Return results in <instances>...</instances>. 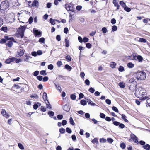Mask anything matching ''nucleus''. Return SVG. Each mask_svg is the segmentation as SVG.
Masks as SVG:
<instances>
[{
	"mask_svg": "<svg viewBox=\"0 0 150 150\" xmlns=\"http://www.w3.org/2000/svg\"><path fill=\"white\" fill-rule=\"evenodd\" d=\"M4 38L0 40V44H3L5 43L6 46L9 48L11 47L13 45V42L16 43L17 42L15 40L13 37H9L8 36L5 35Z\"/></svg>",
	"mask_w": 150,
	"mask_h": 150,
	"instance_id": "obj_1",
	"label": "nucleus"
},
{
	"mask_svg": "<svg viewBox=\"0 0 150 150\" xmlns=\"http://www.w3.org/2000/svg\"><path fill=\"white\" fill-rule=\"evenodd\" d=\"M134 77L138 80H142L145 79L146 74L143 71H138L134 74Z\"/></svg>",
	"mask_w": 150,
	"mask_h": 150,
	"instance_id": "obj_2",
	"label": "nucleus"
},
{
	"mask_svg": "<svg viewBox=\"0 0 150 150\" xmlns=\"http://www.w3.org/2000/svg\"><path fill=\"white\" fill-rule=\"evenodd\" d=\"M26 26L21 25L18 29V32L16 34L17 38L20 37L23 38L24 36V32Z\"/></svg>",
	"mask_w": 150,
	"mask_h": 150,
	"instance_id": "obj_3",
	"label": "nucleus"
},
{
	"mask_svg": "<svg viewBox=\"0 0 150 150\" xmlns=\"http://www.w3.org/2000/svg\"><path fill=\"white\" fill-rule=\"evenodd\" d=\"M9 7L8 1L7 0L3 1L0 4V9L1 12L6 10Z\"/></svg>",
	"mask_w": 150,
	"mask_h": 150,
	"instance_id": "obj_4",
	"label": "nucleus"
},
{
	"mask_svg": "<svg viewBox=\"0 0 150 150\" xmlns=\"http://www.w3.org/2000/svg\"><path fill=\"white\" fill-rule=\"evenodd\" d=\"M144 90L142 88H139L135 91V95L138 98H139L140 96H142L145 94V92H143Z\"/></svg>",
	"mask_w": 150,
	"mask_h": 150,
	"instance_id": "obj_5",
	"label": "nucleus"
},
{
	"mask_svg": "<svg viewBox=\"0 0 150 150\" xmlns=\"http://www.w3.org/2000/svg\"><path fill=\"white\" fill-rule=\"evenodd\" d=\"M133 59L135 60H138L140 62H141L143 60V58L140 55H137V54L134 53L132 54Z\"/></svg>",
	"mask_w": 150,
	"mask_h": 150,
	"instance_id": "obj_6",
	"label": "nucleus"
},
{
	"mask_svg": "<svg viewBox=\"0 0 150 150\" xmlns=\"http://www.w3.org/2000/svg\"><path fill=\"white\" fill-rule=\"evenodd\" d=\"M65 8L67 11H70L72 12L74 11L73 4L71 3L66 4Z\"/></svg>",
	"mask_w": 150,
	"mask_h": 150,
	"instance_id": "obj_7",
	"label": "nucleus"
},
{
	"mask_svg": "<svg viewBox=\"0 0 150 150\" xmlns=\"http://www.w3.org/2000/svg\"><path fill=\"white\" fill-rule=\"evenodd\" d=\"M130 138L131 139H129L130 140H133L134 142L137 144H139V142L138 140V138L133 133L130 134Z\"/></svg>",
	"mask_w": 150,
	"mask_h": 150,
	"instance_id": "obj_8",
	"label": "nucleus"
},
{
	"mask_svg": "<svg viewBox=\"0 0 150 150\" xmlns=\"http://www.w3.org/2000/svg\"><path fill=\"white\" fill-rule=\"evenodd\" d=\"M16 58L14 57H11L6 59L5 61V63L6 64H9L11 62H13L15 60Z\"/></svg>",
	"mask_w": 150,
	"mask_h": 150,
	"instance_id": "obj_9",
	"label": "nucleus"
},
{
	"mask_svg": "<svg viewBox=\"0 0 150 150\" xmlns=\"http://www.w3.org/2000/svg\"><path fill=\"white\" fill-rule=\"evenodd\" d=\"M1 114L2 115L6 118H8L9 117V115L7 114L4 109H2L1 110Z\"/></svg>",
	"mask_w": 150,
	"mask_h": 150,
	"instance_id": "obj_10",
	"label": "nucleus"
},
{
	"mask_svg": "<svg viewBox=\"0 0 150 150\" xmlns=\"http://www.w3.org/2000/svg\"><path fill=\"white\" fill-rule=\"evenodd\" d=\"M34 33L36 36L40 37L42 35L41 32L38 31V30H35L34 32Z\"/></svg>",
	"mask_w": 150,
	"mask_h": 150,
	"instance_id": "obj_11",
	"label": "nucleus"
},
{
	"mask_svg": "<svg viewBox=\"0 0 150 150\" xmlns=\"http://www.w3.org/2000/svg\"><path fill=\"white\" fill-rule=\"evenodd\" d=\"M39 4V2L37 0H34L33 1L32 4V7H38V6Z\"/></svg>",
	"mask_w": 150,
	"mask_h": 150,
	"instance_id": "obj_12",
	"label": "nucleus"
},
{
	"mask_svg": "<svg viewBox=\"0 0 150 150\" xmlns=\"http://www.w3.org/2000/svg\"><path fill=\"white\" fill-rule=\"evenodd\" d=\"M63 109L64 111L68 112L69 111L70 108L67 105L65 104L63 106Z\"/></svg>",
	"mask_w": 150,
	"mask_h": 150,
	"instance_id": "obj_13",
	"label": "nucleus"
},
{
	"mask_svg": "<svg viewBox=\"0 0 150 150\" xmlns=\"http://www.w3.org/2000/svg\"><path fill=\"white\" fill-rule=\"evenodd\" d=\"M113 3L114 4L115 6L117 7V10H118L119 9L120 5L118 4L116 0H113Z\"/></svg>",
	"mask_w": 150,
	"mask_h": 150,
	"instance_id": "obj_14",
	"label": "nucleus"
},
{
	"mask_svg": "<svg viewBox=\"0 0 150 150\" xmlns=\"http://www.w3.org/2000/svg\"><path fill=\"white\" fill-rule=\"evenodd\" d=\"M41 104L39 102H37V103H35V104L33 105V108L35 110H36L38 109V106H40Z\"/></svg>",
	"mask_w": 150,
	"mask_h": 150,
	"instance_id": "obj_15",
	"label": "nucleus"
},
{
	"mask_svg": "<svg viewBox=\"0 0 150 150\" xmlns=\"http://www.w3.org/2000/svg\"><path fill=\"white\" fill-rule=\"evenodd\" d=\"M87 101L88 104H90L91 106H94L96 105L94 103H93L90 99H87Z\"/></svg>",
	"mask_w": 150,
	"mask_h": 150,
	"instance_id": "obj_16",
	"label": "nucleus"
},
{
	"mask_svg": "<svg viewBox=\"0 0 150 150\" xmlns=\"http://www.w3.org/2000/svg\"><path fill=\"white\" fill-rule=\"evenodd\" d=\"M43 98L45 102H46V101H47L48 102V100L47 99V95L46 93L45 92L43 93Z\"/></svg>",
	"mask_w": 150,
	"mask_h": 150,
	"instance_id": "obj_17",
	"label": "nucleus"
},
{
	"mask_svg": "<svg viewBox=\"0 0 150 150\" xmlns=\"http://www.w3.org/2000/svg\"><path fill=\"white\" fill-rule=\"evenodd\" d=\"M0 30L5 33H7L8 31V28L7 27L4 26V25L1 28Z\"/></svg>",
	"mask_w": 150,
	"mask_h": 150,
	"instance_id": "obj_18",
	"label": "nucleus"
},
{
	"mask_svg": "<svg viewBox=\"0 0 150 150\" xmlns=\"http://www.w3.org/2000/svg\"><path fill=\"white\" fill-rule=\"evenodd\" d=\"M143 148L144 149L146 150H150V145L148 144H146L145 145L143 146Z\"/></svg>",
	"mask_w": 150,
	"mask_h": 150,
	"instance_id": "obj_19",
	"label": "nucleus"
},
{
	"mask_svg": "<svg viewBox=\"0 0 150 150\" xmlns=\"http://www.w3.org/2000/svg\"><path fill=\"white\" fill-rule=\"evenodd\" d=\"M116 65V63L114 62H111L110 64V66L112 68H115V67Z\"/></svg>",
	"mask_w": 150,
	"mask_h": 150,
	"instance_id": "obj_20",
	"label": "nucleus"
},
{
	"mask_svg": "<svg viewBox=\"0 0 150 150\" xmlns=\"http://www.w3.org/2000/svg\"><path fill=\"white\" fill-rule=\"evenodd\" d=\"M139 41L140 42H143L144 43H145L147 42V40L145 39H144L142 38H139Z\"/></svg>",
	"mask_w": 150,
	"mask_h": 150,
	"instance_id": "obj_21",
	"label": "nucleus"
},
{
	"mask_svg": "<svg viewBox=\"0 0 150 150\" xmlns=\"http://www.w3.org/2000/svg\"><path fill=\"white\" fill-rule=\"evenodd\" d=\"M121 116L122 119H123L125 122H128V120L126 119V117L125 115L122 114L121 115Z\"/></svg>",
	"mask_w": 150,
	"mask_h": 150,
	"instance_id": "obj_22",
	"label": "nucleus"
},
{
	"mask_svg": "<svg viewBox=\"0 0 150 150\" xmlns=\"http://www.w3.org/2000/svg\"><path fill=\"white\" fill-rule=\"evenodd\" d=\"M127 66L129 68H132L134 67V64L132 62H129L127 64Z\"/></svg>",
	"mask_w": 150,
	"mask_h": 150,
	"instance_id": "obj_23",
	"label": "nucleus"
},
{
	"mask_svg": "<svg viewBox=\"0 0 150 150\" xmlns=\"http://www.w3.org/2000/svg\"><path fill=\"white\" fill-rule=\"evenodd\" d=\"M65 68L66 69H67L69 71H71L72 69V67L70 66L68 64H66L65 66Z\"/></svg>",
	"mask_w": 150,
	"mask_h": 150,
	"instance_id": "obj_24",
	"label": "nucleus"
},
{
	"mask_svg": "<svg viewBox=\"0 0 150 150\" xmlns=\"http://www.w3.org/2000/svg\"><path fill=\"white\" fill-rule=\"evenodd\" d=\"M24 50H21L18 52V55L20 56H22L24 55Z\"/></svg>",
	"mask_w": 150,
	"mask_h": 150,
	"instance_id": "obj_25",
	"label": "nucleus"
},
{
	"mask_svg": "<svg viewBox=\"0 0 150 150\" xmlns=\"http://www.w3.org/2000/svg\"><path fill=\"white\" fill-rule=\"evenodd\" d=\"M65 59L68 62L71 61V57L69 55H67L65 57Z\"/></svg>",
	"mask_w": 150,
	"mask_h": 150,
	"instance_id": "obj_26",
	"label": "nucleus"
},
{
	"mask_svg": "<svg viewBox=\"0 0 150 150\" xmlns=\"http://www.w3.org/2000/svg\"><path fill=\"white\" fill-rule=\"evenodd\" d=\"M65 46L67 47H68L69 45V41L67 39V38H65Z\"/></svg>",
	"mask_w": 150,
	"mask_h": 150,
	"instance_id": "obj_27",
	"label": "nucleus"
},
{
	"mask_svg": "<svg viewBox=\"0 0 150 150\" xmlns=\"http://www.w3.org/2000/svg\"><path fill=\"white\" fill-rule=\"evenodd\" d=\"M80 103L81 105L84 106L87 104L86 101L84 100H82L80 101Z\"/></svg>",
	"mask_w": 150,
	"mask_h": 150,
	"instance_id": "obj_28",
	"label": "nucleus"
},
{
	"mask_svg": "<svg viewBox=\"0 0 150 150\" xmlns=\"http://www.w3.org/2000/svg\"><path fill=\"white\" fill-rule=\"evenodd\" d=\"M48 114L51 117H52L54 116V113L52 111H50L48 112Z\"/></svg>",
	"mask_w": 150,
	"mask_h": 150,
	"instance_id": "obj_29",
	"label": "nucleus"
},
{
	"mask_svg": "<svg viewBox=\"0 0 150 150\" xmlns=\"http://www.w3.org/2000/svg\"><path fill=\"white\" fill-rule=\"evenodd\" d=\"M118 69L120 72H122L124 71V68L122 66H120L118 68Z\"/></svg>",
	"mask_w": 150,
	"mask_h": 150,
	"instance_id": "obj_30",
	"label": "nucleus"
},
{
	"mask_svg": "<svg viewBox=\"0 0 150 150\" xmlns=\"http://www.w3.org/2000/svg\"><path fill=\"white\" fill-rule=\"evenodd\" d=\"M45 38L43 37H42V38H40L39 39V42L40 43H45Z\"/></svg>",
	"mask_w": 150,
	"mask_h": 150,
	"instance_id": "obj_31",
	"label": "nucleus"
},
{
	"mask_svg": "<svg viewBox=\"0 0 150 150\" xmlns=\"http://www.w3.org/2000/svg\"><path fill=\"white\" fill-rule=\"evenodd\" d=\"M119 86L121 88H125V83L121 82L119 83Z\"/></svg>",
	"mask_w": 150,
	"mask_h": 150,
	"instance_id": "obj_32",
	"label": "nucleus"
},
{
	"mask_svg": "<svg viewBox=\"0 0 150 150\" xmlns=\"http://www.w3.org/2000/svg\"><path fill=\"white\" fill-rule=\"evenodd\" d=\"M55 20H53V19L51 18L50 19V21L52 25H54L55 24Z\"/></svg>",
	"mask_w": 150,
	"mask_h": 150,
	"instance_id": "obj_33",
	"label": "nucleus"
},
{
	"mask_svg": "<svg viewBox=\"0 0 150 150\" xmlns=\"http://www.w3.org/2000/svg\"><path fill=\"white\" fill-rule=\"evenodd\" d=\"M119 3L121 6L123 8H124L126 6L125 4L123 1H120Z\"/></svg>",
	"mask_w": 150,
	"mask_h": 150,
	"instance_id": "obj_34",
	"label": "nucleus"
},
{
	"mask_svg": "<svg viewBox=\"0 0 150 150\" xmlns=\"http://www.w3.org/2000/svg\"><path fill=\"white\" fill-rule=\"evenodd\" d=\"M124 9L125 11L128 12H130L131 10V9L129 8L128 7L126 6L124 8Z\"/></svg>",
	"mask_w": 150,
	"mask_h": 150,
	"instance_id": "obj_35",
	"label": "nucleus"
},
{
	"mask_svg": "<svg viewBox=\"0 0 150 150\" xmlns=\"http://www.w3.org/2000/svg\"><path fill=\"white\" fill-rule=\"evenodd\" d=\"M120 146L122 149H124L126 147L125 144L124 143H121L120 144Z\"/></svg>",
	"mask_w": 150,
	"mask_h": 150,
	"instance_id": "obj_36",
	"label": "nucleus"
},
{
	"mask_svg": "<svg viewBox=\"0 0 150 150\" xmlns=\"http://www.w3.org/2000/svg\"><path fill=\"white\" fill-rule=\"evenodd\" d=\"M69 122L71 124L74 125H75V123L74 122L73 120L72 117H70V118Z\"/></svg>",
	"mask_w": 150,
	"mask_h": 150,
	"instance_id": "obj_37",
	"label": "nucleus"
},
{
	"mask_svg": "<svg viewBox=\"0 0 150 150\" xmlns=\"http://www.w3.org/2000/svg\"><path fill=\"white\" fill-rule=\"evenodd\" d=\"M13 87L15 88L16 89H18L21 88V87L18 85H17L16 84H14L13 85Z\"/></svg>",
	"mask_w": 150,
	"mask_h": 150,
	"instance_id": "obj_38",
	"label": "nucleus"
},
{
	"mask_svg": "<svg viewBox=\"0 0 150 150\" xmlns=\"http://www.w3.org/2000/svg\"><path fill=\"white\" fill-rule=\"evenodd\" d=\"M134 82H136L135 80V79L134 77H132L131 78L129 81V82L130 83H131Z\"/></svg>",
	"mask_w": 150,
	"mask_h": 150,
	"instance_id": "obj_39",
	"label": "nucleus"
},
{
	"mask_svg": "<svg viewBox=\"0 0 150 150\" xmlns=\"http://www.w3.org/2000/svg\"><path fill=\"white\" fill-rule=\"evenodd\" d=\"M40 74L42 75L45 76L47 75V74L46 73L45 70H42L40 71Z\"/></svg>",
	"mask_w": 150,
	"mask_h": 150,
	"instance_id": "obj_40",
	"label": "nucleus"
},
{
	"mask_svg": "<svg viewBox=\"0 0 150 150\" xmlns=\"http://www.w3.org/2000/svg\"><path fill=\"white\" fill-rule=\"evenodd\" d=\"M18 146L19 148L21 150H23L24 149V147L22 144L20 143L18 144Z\"/></svg>",
	"mask_w": 150,
	"mask_h": 150,
	"instance_id": "obj_41",
	"label": "nucleus"
},
{
	"mask_svg": "<svg viewBox=\"0 0 150 150\" xmlns=\"http://www.w3.org/2000/svg\"><path fill=\"white\" fill-rule=\"evenodd\" d=\"M92 142L93 144L98 143V139L97 138H94V139L92 141Z\"/></svg>",
	"mask_w": 150,
	"mask_h": 150,
	"instance_id": "obj_42",
	"label": "nucleus"
},
{
	"mask_svg": "<svg viewBox=\"0 0 150 150\" xmlns=\"http://www.w3.org/2000/svg\"><path fill=\"white\" fill-rule=\"evenodd\" d=\"M112 110L116 112H119L117 108L115 106H113L112 107Z\"/></svg>",
	"mask_w": 150,
	"mask_h": 150,
	"instance_id": "obj_43",
	"label": "nucleus"
},
{
	"mask_svg": "<svg viewBox=\"0 0 150 150\" xmlns=\"http://www.w3.org/2000/svg\"><path fill=\"white\" fill-rule=\"evenodd\" d=\"M107 140L108 142L110 143H112L113 141V139L110 138H108L107 139Z\"/></svg>",
	"mask_w": 150,
	"mask_h": 150,
	"instance_id": "obj_44",
	"label": "nucleus"
},
{
	"mask_svg": "<svg viewBox=\"0 0 150 150\" xmlns=\"http://www.w3.org/2000/svg\"><path fill=\"white\" fill-rule=\"evenodd\" d=\"M117 27L116 26L113 25L112 28V31H116L117 30Z\"/></svg>",
	"mask_w": 150,
	"mask_h": 150,
	"instance_id": "obj_45",
	"label": "nucleus"
},
{
	"mask_svg": "<svg viewBox=\"0 0 150 150\" xmlns=\"http://www.w3.org/2000/svg\"><path fill=\"white\" fill-rule=\"evenodd\" d=\"M106 142V139L104 138H102L100 139V143H104Z\"/></svg>",
	"mask_w": 150,
	"mask_h": 150,
	"instance_id": "obj_46",
	"label": "nucleus"
},
{
	"mask_svg": "<svg viewBox=\"0 0 150 150\" xmlns=\"http://www.w3.org/2000/svg\"><path fill=\"white\" fill-rule=\"evenodd\" d=\"M59 131L61 133L63 134L65 132V130L64 128L62 127L59 129Z\"/></svg>",
	"mask_w": 150,
	"mask_h": 150,
	"instance_id": "obj_47",
	"label": "nucleus"
},
{
	"mask_svg": "<svg viewBox=\"0 0 150 150\" xmlns=\"http://www.w3.org/2000/svg\"><path fill=\"white\" fill-rule=\"evenodd\" d=\"M89 40V39L86 37H84L83 39V41L84 42L86 43L88 42Z\"/></svg>",
	"mask_w": 150,
	"mask_h": 150,
	"instance_id": "obj_48",
	"label": "nucleus"
},
{
	"mask_svg": "<svg viewBox=\"0 0 150 150\" xmlns=\"http://www.w3.org/2000/svg\"><path fill=\"white\" fill-rule=\"evenodd\" d=\"M57 64L58 67H60L62 64V62L60 61H58L57 62Z\"/></svg>",
	"mask_w": 150,
	"mask_h": 150,
	"instance_id": "obj_49",
	"label": "nucleus"
},
{
	"mask_svg": "<svg viewBox=\"0 0 150 150\" xmlns=\"http://www.w3.org/2000/svg\"><path fill=\"white\" fill-rule=\"evenodd\" d=\"M100 118H103V119H104L105 118V114H104L103 113H100Z\"/></svg>",
	"mask_w": 150,
	"mask_h": 150,
	"instance_id": "obj_50",
	"label": "nucleus"
},
{
	"mask_svg": "<svg viewBox=\"0 0 150 150\" xmlns=\"http://www.w3.org/2000/svg\"><path fill=\"white\" fill-rule=\"evenodd\" d=\"M70 98L72 100H75L76 98V96L74 94H71L70 95Z\"/></svg>",
	"mask_w": 150,
	"mask_h": 150,
	"instance_id": "obj_51",
	"label": "nucleus"
},
{
	"mask_svg": "<svg viewBox=\"0 0 150 150\" xmlns=\"http://www.w3.org/2000/svg\"><path fill=\"white\" fill-rule=\"evenodd\" d=\"M55 86L57 90H58L59 91H61V88L60 86L59 85H55Z\"/></svg>",
	"mask_w": 150,
	"mask_h": 150,
	"instance_id": "obj_52",
	"label": "nucleus"
},
{
	"mask_svg": "<svg viewBox=\"0 0 150 150\" xmlns=\"http://www.w3.org/2000/svg\"><path fill=\"white\" fill-rule=\"evenodd\" d=\"M58 79H61V80H64L65 79V77L63 76L62 75H59L58 76Z\"/></svg>",
	"mask_w": 150,
	"mask_h": 150,
	"instance_id": "obj_53",
	"label": "nucleus"
},
{
	"mask_svg": "<svg viewBox=\"0 0 150 150\" xmlns=\"http://www.w3.org/2000/svg\"><path fill=\"white\" fill-rule=\"evenodd\" d=\"M88 91L90 92L91 93H93L94 92L95 90L93 88L91 87L89 89Z\"/></svg>",
	"mask_w": 150,
	"mask_h": 150,
	"instance_id": "obj_54",
	"label": "nucleus"
},
{
	"mask_svg": "<svg viewBox=\"0 0 150 150\" xmlns=\"http://www.w3.org/2000/svg\"><path fill=\"white\" fill-rule=\"evenodd\" d=\"M66 131L69 133H71L72 132L71 130L69 127L66 128Z\"/></svg>",
	"mask_w": 150,
	"mask_h": 150,
	"instance_id": "obj_55",
	"label": "nucleus"
},
{
	"mask_svg": "<svg viewBox=\"0 0 150 150\" xmlns=\"http://www.w3.org/2000/svg\"><path fill=\"white\" fill-rule=\"evenodd\" d=\"M54 68L52 64H50L48 65V69L50 70H52Z\"/></svg>",
	"mask_w": 150,
	"mask_h": 150,
	"instance_id": "obj_56",
	"label": "nucleus"
},
{
	"mask_svg": "<svg viewBox=\"0 0 150 150\" xmlns=\"http://www.w3.org/2000/svg\"><path fill=\"white\" fill-rule=\"evenodd\" d=\"M41 110L43 112H45L46 110V109L43 106H41Z\"/></svg>",
	"mask_w": 150,
	"mask_h": 150,
	"instance_id": "obj_57",
	"label": "nucleus"
},
{
	"mask_svg": "<svg viewBox=\"0 0 150 150\" xmlns=\"http://www.w3.org/2000/svg\"><path fill=\"white\" fill-rule=\"evenodd\" d=\"M69 31L67 27H65L64 28V32L65 34H67Z\"/></svg>",
	"mask_w": 150,
	"mask_h": 150,
	"instance_id": "obj_58",
	"label": "nucleus"
},
{
	"mask_svg": "<svg viewBox=\"0 0 150 150\" xmlns=\"http://www.w3.org/2000/svg\"><path fill=\"white\" fill-rule=\"evenodd\" d=\"M86 46L87 48L90 49L92 45L90 43H87L86 44Z\"/></svg>",
	"mask_w": 150,
	"mask_h": 150,
	"instance_id": "obj_59",
	"label": "nucleus"
},
{
	"mask_svg": "<svg viewBox=\"0 0 150 150\" xmlns=\"http://www.w3.org/2000/svg\"><path fill=\"white\" fill-rule=\"evenodd\" d=\"M37 79L40 81H41L43 79V77L41 76H38L37 77Z\"/></svg>",
	"mask_w": 150,
	"mask_h": 150,
	"instance_id": "obj_60",
	"label": "nucleus"
},
{
	"mask_svg": "<svg viewBox=\"0 0 150 150\" xmlns=\"http://www.w3.org/2000/svg\"><path fill=\"white\" fill-rule=\"evenodd\" d=\"M37 55H41L42 54V52L41 50H38L37 52Z\"/></svg>",
	"mask_w": 150,
	"mask_h": 150,
	"instance_id": "obj_61",
	"label": "nucleus"
},
{
	"mask_svg": "<svg viewBox=\"0 0 150 150\" xmlns=\"http://www.w3.org/2000/svg\"><path fill=\"white\" fill-rule=\"evenodd\" d=\"M33 18L32 17H30L28 20L29 23L30 24H31L33 22Z\"/></svg>",
	"mask_w": 150,
	"mask_h": 150,
	"instance_id": "obj_62",
	"label": "nucleus"
},
{
	"mask_svg": "<svg viewBox=\"0 0 150 150\" xmlns=\"http://www.w3.org/2000/svg\"><path fill=\"white\" fill-rule=\"evenodd\" d=\"M85 83L86 85H89L90 84V82L88 79H86L85 81Z\"/></svg>",
	"mask_w": 150,
	"mask_h": 150,
	"instance_id": "obj_63",
	"label": "nucleus"
},
{
	"mask_svg": "<svg viewBox=\"0 0 150 150\" xmlns=\"http://www.w3.org/2000/svg\"><path fill=\"white\" fill-rule=\"evenodd\" d=\"M120 122H118L117 121H114L113 122V124L116 126H118L119 125Z\"/></svg>",
	"mask_w": 150,
	"mask_h": 150,
	"instance_id": "obj_64",
	"label": "nucleus"
}]
</instances>
